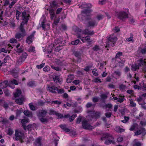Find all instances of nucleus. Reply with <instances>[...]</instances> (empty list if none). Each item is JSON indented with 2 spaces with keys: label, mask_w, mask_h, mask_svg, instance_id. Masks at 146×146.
Instances as JSON below:
<instances>
[{
  "label": "nucleus",
  "mask_w": 146,
  "mask_h": 146,
  "mask_svg": "<svg viewBox=\"0 0 146 146\" xmlns=\"http://www.w3.org/2000/svg\"><path fill=\"white\" fill-rule=\"evenodd\" d=\"M82 126L83 128L85 129L91 130L93 128V127L88 123L86 120H83L82 122Z\"/></svg>",
  "instance_id": "obj_11"
},
{
  "label": "nucleus",
  "mask_w": 146,
  "mask_h": 146,
  "mask_svg": "<svg viewBox=\"0 0 146 146\" xmlns=\"http://www.w3.org/2000/svg\"><path fill=\"white\" fill-rule=\"evenodd\" d=\"M60 127L65 132H68L70 131V129L66 127V125H60Z\"/></svg>",
  "instance_id": "obj_34"
},
{
  "label": "nucleus",
  "mask_w": 146,
  "mask_h": 146,
  "mask_svg": "<svg viewBox=\"0 0 146 146\" xmlns=\"http://www.w3.org/2000/svg\"><path fill=\"white\" fill-rule=\"evenodd\" d=\"M28 122H29V120L27 119L21 120V123L23 124V126L25 130L26 129V126L25 124Z\"/></svg>",
  "instance_id": "obj_21"
},
{
  "label": "nucleus",
  "mask_w": 146,
  "mask_h": 146,
  "mask_svg": "<svg viewBox=\"0 0 146 146\" xmlns=\"http://www.w3.org/2000/svg\"><path fill=\"white\" fill-rule=\"evenodd\" d=\"M108 42L106 46V48H108L110 46H113L117 40L116 37L114 35H111L109 36L108 38Z\"/></svg>",
  "instance_id": "obj_2"
},
{
  "label": "nucleus",
  "mask_w": 146,
  "mask_h": 146,
  "mask_svg": "<svg viewBox=\"0 0 146 146\" xmlns=\"http://www.w3.org/2000/svg\"><path fill=\"white\" fill-rule=\"evenodd\" d=\"M52 104H55L58 105H60L62 103L61 101H58V100L53 101L51 102Z\"/></svg>",
  "instance_id": "obj_56"
},
{
  "label": "nucleus",
  "mask_w": 146,
  "mask_h": 146,
  "mask_svg": "<svg viewBox=\"0 0 146 146\" xmlns=\"http://www.w3.org/2000/svg\"><path fill=\"white\" fill-rule=\"evenodd\" d=\"M125 98L124 97L120 96L118 98V99L117 101V102L120 103L122 102L124 100Z\"/></svg>",
  "instance_id": "obj_48"
},
{
  "label": "nucleus",
  "mask_w": 146,
  "mask_h": 146,
  "mask_svg": "<svg viewBox=\"0 0 146 146\" xmlns=\"http://www.w3.org/2000/svg\"><path fill=\"white\" fill-rule=\"evenodd\" d=\"M113 74L116 77L117 79H119L120 78L121 76V72L120 71L117 70L115 71Z\"/></svg>",
  "instance_id": "obj_25"
},
{
  "label": "nucleus",
  "mask_w": 146,
  "mask_h": 146,
  "mask_svg": "<svg viewBox=\"0 0 146 146\" xmlns=\"http://www.w3.org/2000/svg\"><path fill=\"white\" fill-rule=\"evenodd\" d=\"M24 25L21 24L19 31V39L20 38H22L26 35L25 30L24 29Z\"/></svg>",
  "instance_id": "obj_7"
},
{
  "label": "nucleus",
  "mask_w": 146,
  "mask_h": 146,
  "mask_svg": "<svg viewBox=\"0 0 146 146\" xmlns=\"http://www.w3.org/2000/svg\"><path fill=\"white\" fill-rule=\"evenodd\" d=\"M46 113L47 111L45 110H40L38 114V118L43 117L45 116Z\"/></svg>",
  "instance_id": "obj_16"
},
{
  "label": "nucleus",
  "mask_w": 146,
  "mask_h": 146,
  "mask_svg": "<svg viewBox=\"0 0 146 146\" xmlns=\"http://www.w3.org/2000/svg\"><path fill=\"white\" fill-rule=\"evenodd\" d=\"M74 54L75 56L79 59V60L80 59L81 56V55L80 53L78 52H75L74 53Z\"/></svg>",
  "instance_id": "obj_47"
},
{
  "label": "nucleus",
  "mask_w": 146,
  "mask_h": 146,
  "mask_svg": "<svg viewBox=\"0 0 146 146\" xmlns=\"http://www.w3.org/2000/svg\"><path fill=\"white\" fill-rule=\"evenodd\" d=\"M143 131L142 129L138 130L135 132V135H138L141 134Z\"/></svg>",
  "instance_id": "obj_51"
},
{
  "label": "nucleus",
  "mask_w": 146,
  "mask_h": 146,
  "mask_svg": "<svg viewBox=\"0 0 146 146\" xmlns=\"http://www.w3.org/2000/svg\"><path fill=\"white\" fill-rule=\"evenodd\" d=\"M146 62L144 61L143 59H141L137 61V65L140 68Z\"/></svg>",
  "instance_id": "obj_17"
},
{
  "label": "nucleus",
  "mask_w": 146,
  "mask_h": 146,
  "mask_svg": "<svg viewBox=\"0 0 146 146\" xmlns=\"http://www.w3.org/2000/svg\"><path fill=\"white\" fill-rule=\"evenodd\" d=\"M98 23V21L96 20V19L94 18L88 22V27H94L97 26Z\"/></svg>",
  "instance_id": "obj_10"
},
{
  "label": "nucleus",
  "mask_w": 146,
  "mask_h": 146,
  "mask_svg": "<svg viewBox=\"0 0 146 146\" xmlns=\"http://www.w3.org/2000/svg\"><path fill=\"white\" fill-rule=\"evenodd\" d=\"M94 51H98L101 50V48L99 46L97 45H95L92 48Z\"/></svg>",
  "instance_id": "obj_38"
},
{
  "label": "nucleus",
  "mask_w": 146,
  "mask_h": 146,
  "mask_svg": "<svg viewBox=\"0 0 146 146\" xmlns=\"http://www.w3.org/2000/svg\"><path fill=\"white\" fill-rule=\"evenodd\" d=\"M55 62L57 65L60 66H61L62 65V62L60 60L56 59L55 61Z\"/></svg>",
  "instance_id": "obj_61"
},
{
  "label": "nucleus",
  "mask_w": 146,
  "mask_h": 146,
  "mask_svg": "<svg viewBox=\"0 0 146 146\" xmlns=\"http://www.w3.org/2000/svg\"><path fill=\"white\" fill-rule=\"evenodd\" d=\"M138 52L140 55L145 54L146 53V48L145 47L143 48H140L138 50Z\"/></svg>",
  "instance_id": "obj_24"
},
{
  "label": "nucleus",
  "mask_w": 146,
  "mask_h": 146,
  "mask_svg": "<svg viewBox=\"0 0 146 146\" xmlns=\"http://www.w3.org/2000/svg\"><path fill=\"white\" fill-rule=\"evenodd\" d=\"M40 140V139L39 138H38L36 139L35 142L36 146H41Z\"/></svg>",
  "instance_id": "obj_37"
},
{
  "label": "nucleus",
  "mask_w": 146,
  "mask_h": 146,
  "mask_svg": "<svg viewBox=\"0 0 146 146\" xmlns=\"http://www.w3.org/2000/svg\"><path fill=\"white\" fill-rule=\"evenodd\" d=\"M78 37L83 42H91L90 38L88 35L85 37H83V36L80 34H79Z\"/></svg>",
  "instance_id": "obj_8"
},
{
  "label": "nucleus",
  "mask_w": 146,
  "mask_h": 146,
  "mask_svg": "<svg viewBox=\"0 0 146 146\" xmlns=\"http://www.w3.org/2000/svg\"><path fill=\"white\" fill-rule=\"evenodd\" d=\"M104 18L103 15H102L99 14L96 17L94 18L95 19H96V20L98 21Z\"/></svg>",
  "instance_id": "obj_39"
},
{
  "label": "nucleus",
  "mask_w": 146,
  "mask_h": 146,
  "mask_svg": "<svg viewBox=\"0 0 146 146\" xmlns=\"http://www.w3.org/2000/svg\"><path fill=\"white\" fill-rule=\"evenodd\" d=\"M140 69H141V72H146V62ZM141 71V70H140V71Z\"/></svg>",
  "instance_id": "obj_42"
},
{
  "label": "nucleus",
  "mask_w": 146,
  "mask_h": 146,
  "mask_svg": "<svg viewBox=\"0 0 146 146\" xmlns=\"http://www.w3.org/2000/svg\"><path fill=\"white\" fill-rule=\"evenodd\" d=\"M24 95L22 93L21 91L19 89V104L22 105L24 100Z\"/></svg>",
  "instance_id": "obj_13"
},
{
  "label": "nucleus",
  "mask_w": 146,
  "mask_h": 146,
  "mask_svg": "<svg viewBox=\"0 0 146 146\" xmlns=\"http://www.w3.org/2000/svg\"><path fill=\"white\" fill-rule=\"evenodd\" d=\"M92 7L90 4L83 3L80 6V7L81 9H84V10L82 11V15L85 17V19L88 20L90 19V17L91 15V13L92 11L90 9Z\"/></svg>",
  "instance_id": "obj_1"
},
{
  "label": "nucleus",
  "mask_w": 146,
  "mask_h": 146,
  "mask_svg": "<svg viewBox=\"0 0 146 146\" xmlns=\"http://www.w3.org/2000/svg\"><path fill=\"white\" fill-rule=\"evenodd\" d=\"M51 67L52 69L55 70L56 71H60L61 70V68L58 66H51Z\"/></svg>",
  "instance_id": "obj_43"
},
{
  "label": "nucleus",
  "mask_w": 146,
  "mask_h": 146,
  "mask_svg": "<svg viewBox=\"0 0 146 146\" xmlns=\"http://www.w3.org/2000/svg\"><path fill=\"white\" fill-rule=\"evenodd\" d=\"M115 129L117 132H121L124 131L123 129L121 128L119 126H116Z\"/></svg>",
  "instance_id": "obj_35"
},
{
  "label": "nucleus",
  "mask_w": 146,
  "mask_h": 146,
  "mask_svg": "<svg viewBox=\"0 0 146 146\" xmlns=\"http://www.w3.org/2000/svg\"><path fill=\"white\" fill-rule=\"evenodd\" d=\"M20 55V56L19 59V65L21 64L25 61L27 56V54L26 52L22 53Z\"/></svg>",
  "instance_id": "obj_12"
},
{
  "label": "nucleus",
  "mask_w": 146,
  "mask_h": 146,
  "mask_svg": "<svg viewBox=\"0 0 146 146\" xmlns=\"http://www.w3.org/2000/svg\"><path fill=\"white\" fill-rule=\"evenodd\" d=\"M122 55V53L121 52H119L117 53L115 56L116 58H119Z\"/></svg>",
  "instance_id": "obj_62"
},
{
  "label": "nucleus",
  "mask_w": 146,
  "mask_h": 146,
  "mask_svg": "<svg viewBox=\"0 0 146 146\" xmlns=\"http://www.w3.org/2000/svg\"><path fill=\"white\" fill-rule=\"evenodd\" d=\"M56 111L53 110L51 109L49 110V114L50 115H56Z\"/></svg>",
  "instance_id": "obj_58"
},
{
  "label": "nucleus",
  "mask_w": 146,
  "mask_h": 146,
  "mask_svg": "<svg viewBox=\"0 0 146 146\" xmlns=\"http://www.w3.org/2000/svg\"><path fill=\"white\" fill-rule=\"evenodd\" d=\"M50 67L47 66H46L43 68V70L45 72H48L50 70Z\"/></svg>",
  "instance_id": "obj_54"
},
{
  "label": "nucleus",
  "mask_w": 146,
  "mask_h": 146,
  "mask_svg": "<svg viewBox=\"0 0 146 146\" xmlns=\"http://www.w3.org/2000/svg\"><path fill=\"white\" fill-rule=\"evenodd\" d=\"M119 88L120 90H123L127 88V87L124 85L121 84L119 86Z\"/></svg>",
  "instance_id": "obj_52"
},
{
  "label": "nucleus",
  "mask_w": 146,
  "mask_h": 146,
  "mask_svg": "<svg viewBox=\"0 0 146 146\" xmlns=\"http://www.w3.org/2000/svg\"><path fill=\"white\" fill-rule=\"evenodd\" d=\"M131 69L133 71H135L139 69V67L137 65V64H133L131 65Z\"/></svg>",
  "instance_id": "obj_30"
},
{
  "label": "nucleus",
  "mask_w": 146,
  "mask_h": 146,
  "mask_svg": "<svg viewBox=\"0 0 146 146\" xmlns=\"http://www.w3.org/2000/svg\"><path fill=\"white\" fill-rule=\"evenodd\" d=\"M45 63H43L41 64H40V65H37L36 66V67L40 69H41V68H42L45 65Z\"/></svg>",
  "instance_id": "obj_59"
},
{
  "label": "nucleus",
  "mask_w": 146,
  "mask_h": 146,
  "mask_svg": "<svg viewBox=\"0 0 146 146\" xmlns=\"http://www.w3.org/2000/svg\"><path fill=\"white\" fill-rule=\"evenodd\" d=\"M29 14L27 13L25 11H24L22 13L23 21L21 24L23 25L27 24L29 20Z\"/></svg>",
  "instance_id": "obj_5"
},
{
  "label": "nucleus",
  "mask_w": 146,
  "mask_h": 146,
  "mask_svg": "<svg viewBox=\"0 0 146 146\" xmlns=\"http://www.w3.org/2000/svg\"><path fill=\"white\" fill-rule=\"evenodd\" d=\"M24 138V134L23 133L19 132V140L22 142H23V139Z\"/></svg>",
  "instance_id": "obj_28"
},
{
  "label": "nucleus",
  "mask_w": 146,
  "mask_h": 146,
  "mask_svg": "<svg viewBox=\"0 0 146 146\" xmlns=\"http://www.w3.org/2000/svg\"><path fill=\"white\" fill-rule=\"evenodd\" d=\"M76 116L77 115L76 114L72 115V116H71L69 117V121H72L74 119V118L76 117Z\"/></svg>",
  "instance_id": "obj_49"
},
{
  "label": "nucleus",
  "mask_w": 146,
  "mask_h": 146,
  "mask_svg": "<svg viewBox=\"0 0 146 146\" xmlns=\"http://www.w3.org/2000/svg\"><path fill=\"white\" fill-rule=\"evenodd\" d=\"M13 98L17 104L18 103V90H17L16 92L13 93Z\"/></svg>",
  "instance_id": "obj_22"
},
{
  "label": "nucleus",
  "mask_w": 146,
  "mask_h": 146,
  "mask_svg": "<svg viewBox=\"0 0 146 146\" xmlns=\"http://www.w3.org/2000/svg\"><path fill=\"white\" fill-rule=\"evenodd\" d=\"M139 127V125L137 124L134 123L131 126L129 129L131 131H133L138 129Z\"/></svg>",
  "instance_id": "obj_20"
},
{
  "label": "nucleus",
  "mask_w": 146,
  "mask_h": 146,
  "mask_svg": "<svg viewBox=\"0 0 146 146\" xmlns=\"http://www.w3.org/2000/svg\"><path fill=\"white\" fill-rule=\"evenodd\" d=\"M49 13L50 15V18L52 20H53L56 17L54 10L53 9H50L49 10Z\"/></svg>",
  "instance_id": "obj_18"
},
{
  "label": "nucleus",
  "mask_w": 146,
  "mask_h": 146,
  "mask_svg": "<svg viewBox=\"0 0 146 146\" xmlns=\"http://www.w3.org/2000/svg\"><path fill=\"white\" fill-rule=\"evenodd\" d=\"M50 6L52 8L54 9H56L58 7V4L55 1H53L50 4Z\"/></svg>",
  "instance_id": "obj_31"
},
{
  "label": "nucleus",
  "mask_w": 146,
  "mask_h": 146,
  "mask_svg": "<svg viewBox=\"0 0 146 146\" xmlns=\"http://www.w3.org/2000/svg\"><path fill=\"white\" fill-rule=\"evenodd\" d=\"M13 139L16 141L18 140V131L17 130L15 131V135L13 137Z\"/></svg>",
  "instance_id": "obj_41"
},
{
  "label": "nucleus",
  "mask_w": 146,
  "mask_h": 146,
  "mask_svg": "<svg viewBox=\"0 0 146 146\" xmlns=\"http://www.w3.org/2000/svg\"><path fill=\"white\" fill-rule=\"evenodd\" d=\"M29 105L30 109L31 110L34 111L35 110V107L32 103L29 104Z\"/></svg>",
  "instance_id": "obj_46"
},
{
  "label": "nucleus",
  "mask_w": 146,
  "mask_h": 146,
  "mask_svg": "<svg viewBox=\"0 0 146 146\" xmlns=\"http://www.w3.org/2000/svg\"><path fill=\"white\" fill-rule=\"evenodd\" d=\"M27 85L30 87H32L36 86V84L34 81H31L28 83Z\"/></svg>",
  "instance_id": "obj_32"
},
{
  "label": "nucleus",
  "mask_w": 146,
  "mask_h": 146,
  "mask_svg": "<svg viewBox=\"0 0 146 146\" xmlns=\"http://www.w3.org/2000/svg\"><path fill=\"white\" fill-rule=\"evenodd\" d=\"M92 72L93 74L96 76H98V74L97 73V70L96 69H93L92 70Z\"/></svg>",
  "instance_id": "obj_55"
},
{
  "label": "nucleus",
  "mask_w": 146,
  "mask_h": 146,
  "mask_svg": "<svg viewBox=\"0 0 146 146\" xmlns=\"http://www.w3.org/2000/svg\"><path fill=\"white\" fill-rule=\"evenodd\" d=\"M73 80V76L72 75L68 76L66 80L67 82L68 83H71Z\"/></svg>",
  "instance_id": "obj_40"
},
{
  "label": "nucleus",
  "mask_w": 146,
  "mask_h": 146,
  "mask_svg": "<svg viewBox=\"0 0 146 146\" xmlns=\"http://www.w3.org/2000/svg\"><path fill=\"white\" fill-rule=\"evenodd\" d=\"M88 113L90 115L86 117L88 120L95 121L96 118H98L100 116V114L99 112L94 113L92 111L89 112Z\"/></svg>",
  "instance_id": "obj_3"
},
{
  "label": "nucleus",
  "mask_w": 146,
  "mask_h": 146,
  "mask_svg": "<svg viewBox=\"0 0 146 146\" xmlns=\"http://www.w3.org/2000/svg\"><path fill=\"white\" fill-rule=\"evenodd\" d=\"M8 82L7 81H5L0 84V88H3L8 86Z\"/></svg>",
  "instance_id": "obj_23"
},
{
  "label": "nucleus",
  "mask_w": 146,
  "mask_h": 146,
  "mask_svg": "<svg viewBox=\"0 0 146 146\" xmlns=\"http://www.w3.org/2000/svg\"><path fill=\"white\" fill-rule=\"evenodd\" d=\"M11 72L13 76L15 78L18 76V72L17 70L15 69H14L11 71Z\"/></svg>",
  "instance_id": "obj_27"
},
{
  "label": "nucleus",
  "mask_w": 146,
  "mask_h": 146,
  "mask_svg": "<svg viewBox=\"0 0 146 146\" xmlns=\"http://www.w3.org/2000/svg\"><path fill=\"white\" fill-rule=\"evenodd\" d=\"M130 36L129 37L126 38V42H128L130 41H132V42H133V34L132 33H130Z\"/></svg>",
  "instance_id": "obj_33"
},
{
  "label": "nucleus",
  "mask_w": 146,
  "mask_h": 146,
  "mask_svg": "<svg viewBox=\"0 0 146 146\" xmlns=\"http://www.w3.org/2000/svg\"><path fill=\"white\" fill-rule=\"evenodd\" d=\"M63 41V38L62 37H60L58 38L55 39L54 42V43L56 45L58 44L61 43Z\"/></svg>",
  "instance_id": "obj_26"
},
{
  "label": "nucleus",
  "mask_w": 146,
  "mask_h": 146,
  "mask_svg": "<svg viewBox=\"0 0 146 146\" xmlns=\"http://www.w3.org/2000/svg\"><path fill=\"white\" fill-rule=\"evenodd\" d=\"M53 79L55 83H60L62 81V79L60 78L58 76L54 75L53 76Z\"/></svg>",
  "instance_id": "obj_15"
},
{
  "label": "nucleus",
  "mask_w": 146,
  "mask_h": 146,
  "mask_svg": "<svg viewBox=\"0 0 146 146\" xmlns=\"http://www.w3.org/2000/svg\"><path fill=\"white\" fill-rule=\"evenodd\" d=\"M129 100L130 101V104L129 105L130 106L132 107H135L136 106V103L133 101V100L132 99H130Z\"/></svg>",
  "instance_id": "obj_36"
},
{
  "label": "nucleus",
  "mask_w": 146,
  "mask_h": 146,
  "mask_svg": "<svg viewBox=\"0 0 146 146\" xmlns=\"http://www.w3.org/2000/svg\"><path fill=\"white\" fill-rule=\"evenodd\" d=\"M58 118H62L63 117V115L61 114L56 112L55 115Z\"/></svg>",
  "instance_id": "obj_57"
},
{
  "label": "nucleus",
  "mask_w": 146,
  "mask_h": 146,
  "mask_svg": "<svg viewBox=\"0 0 146 146\" xmlns=\"http://www.w3.org/2000/svg\"><path fill=\"white\" fill-rule=\"evenodd\" d=\"M33 127L32 124H30L28 125L27 127L26 126V129H27L28 130L31 131L32 130Z\"/></svg>",
  "instance_id": "obj_64"
},
{
  "label": "nucleus",
  "mask_w": 146,
  "mask_h": 146,
  "mask_svg": "<svg viewBox=\"0 0 146 146\" xmlns=\"http://www.w3.org/2000/svg\"><path fill=\"white\" fill-rule=\"evenodd\" d=\"M127 14L124 11L116 12V15L119 19L123 20L127 18Z\"/></svg>",
  "instance_id": "obj_6"
},
{
  "label": "nucleus",
  "mask_w": 146,
  "mask_h": 146,
  "mask_svg": "<svg viewBox=\"0 0 146 146\" xmlns=\"http://www.w3.org/2000/svg\"><path fill=\"white\" fill-rule=\"evenodd\" d=\"M136 100L138 102L139 104L140 105H142L143 104L142 103H141V101L142 100V98L140 97H139V98H137Z\"/></svg>",
  "instance_id": "obj_50"
},
{
  "label": "nucleus",
  "mask_w": 146,
  "mask_h": 146,
  "mask_svg": "<svg viewBox=\"0 0 146 146\" xmlns=\"http://www.w3.org/2000/svg\"><path fill=\"white\" fill-rule=\"evenodd\" d=\"M34 38V35L33 34L29 36L27 39V43L29 44L31 43L32 42V40Z\"/></svg>",
  "instance_id": "obj_19"
},
{
  "label": "nucleus",
  "mask_w": 146,
  "mask_h": 146,
  "mask_svg": "<svg viewBox=\"0 0 146 146\" xmlns=\"http://www.w3.org/2000/svg\"><path fill=\"white\" fill-rule=\"evenodd\" d=\"M80 33L79 34H80L81 35L84 34V35H88L91 36L94 34V32L93 31H90L88 29H86L83 31L80 30Z\"/></svg>",
  "instance_id": "obj_9"
},
{
  "label": "nucleus",
  "mask_w": 146,
  "mask_h": 146,
  "mask_svg": "<svg viewBox=\"0 0 146 146\" xmlns=\"http://www.w3.org/2000/svg\"><path fill=\"white\" fill-rule=\"evenodd\" d=\"M94 82L96 83H101L102 81L101 79L98 78H97L94 79Z\"/></svg>",
  "instance_id": "obj_60"
},
{
  "label": "nucleus",
  "mask_w": 146,
  "mask_h": 146,
  "mask_svg": "<svg viewBox=\"0 0 146 146\" xmlns=\"http://www.w3.org/2000/svg\"><path fill=\"white\" fill-rule=\"evenodd\" d=\"M113 31L115 33L118 32L120 31V29L118 27H115Z\"/></svg>",
  "instance_id": "obj_63"
},
{
  "label": "nucleus",
  "mask_w": 146,
  "mask_h": 146,
  "mask_svg": "<svg viewBox=\"0 0 146 146\" xmlns=\"http://www.w3.org/2000/svg\"><path fill=\"white\" fill-rule=\"evenodd\" d=\"M104 136L105 138L107 139L105 142L106 144L108 145L111 143H115L114 139L111 135L108 133H106L104 135Z\"/></svg>",
  "instance_id": "obj_4"
},
{
  "label": "nucleus",
  "mask_w": 146,
  "mask_h": 146,
  "mask_svg": "<svg viewBox=\"0 0 146 146\" xmlns=\"http://www.w3.org/2000/svg\"><path fill=\"white\" fill-rule=\"evenodd\" d=\"M80 41L78 39H77L74 41L71 42V43L72 45H77L80 42Z\"/></svg>",
  "instance_id": "obj_53"
},
{
  "label": "nucleus",
  "mask_w": 146,
  "mask_h": 146,
  "mask_svg": "<svg viewBox=\"0 0 146 146\" xmlns=\"http://www.w3.org/2000/svg\"><path fill=\"white\" fill-rule=\"evenodd\" d=\"M47 89L48 90L52 93H56V90H58V88L54 86H50L48 85Z\"/></svg>",
  "instance_id": "obj_14"
},
{
  "label": "nucleus",
  "mask_w": 146,
  "mask_h": 146,
  "mask_svg": "<svg viewBox=\"0 0 146 146\" xmlns=\"http://www.w3.org/2000/svg\"><path fill=\"white\" fill-rule=\"evenodd\" d=\"M82 108L81 106L78 107L76 109L74 110V112L76 113H79L82 111Z\"/></svg>",
  "instance_id": "obj_44"
},
{
  "label": "nucleus",
  "mask_w": 146,
  "mask_h": 146,
  "mask_svg": "<svg viewBox=\"0 0 146 146\" xmlns=\"http://www.w3.org/2000/svg\"><path fill=\"white\" fill-rule=\"evenodd\" d=\"M35 48L34 46L30 47L28 50V51L29 52H33L34 53H35Z\"/></svg>",
  "instance_id": "obj_45"
},
{
  "label": "nucleus",
  "mask_w": 146,
  "mask_h": 146,
  "mask_svg": "<svg viewBox=\"0 0 146 146\" xmlns=\"http://www.w3.org/2000/svg\"><path fill=\"white\" fill-rule=\"evenodd\" d=\"M23 113L24 114L27 116L31 117L32 115V112L28 110H25Z\"/></svg>",
  "instance_id": "obj_29"
}]
</instances>
